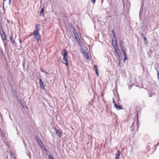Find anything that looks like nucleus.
Returning a JSON list of instances; mask_svg holds the SVG:
<instances>
[{"label":"nucleus","instance_id":"28","mask_svg":"<svg viewBox=\"0 0 159 159\" xmlns=\"http://www.w3.org/2000/svg\"><path fill=\"white\" fill-rule=\"evenodd\" d=\"M157 76H158V78H159V71L158 70H157Z\"/></svg>","mask_w":159,"mask_h":159},{"label":"nucleus","instance_id":"6","mask_svg":"<svg viewBox=\"0 0 159 159\" xmlns=\"http://www.w3.org/2000/svg\"><path fill=\"white\" fill-rule=\"evenodd\" d=\"M74 36H75V38L76 40H80L79 37L78 36V33H77L75 29V28H74Z\"/></svg>","mask_w":159,"mask_h":159},{"label":"nucleus","instance_id":"19","mask_svg":"<svg viewBox=\"0 0 159 159\" xmlns=\"http://www.w3.org/2000/svg\"><path fill=\"white\" fill-rule=\"evenodd\" d=\"M84 56L87 58H89V55L86 52L85 53L83 54Z\"/></svg>","mask_w":159,"mask_h":159},{"label":"nucleus","instance_id":"34","mask_svg":"<svg viewBox=\"0 0 159 159\" xmlns=\"http://www.w3.org/2000/svg\"><path fill=\"white\" fill-rule=\"evenodd\" d=\"M20 43H21V40H20Z\"/></svg>","mask_w":159,"mask_h":159},{"label":"nucleus","instance_id":"29","mask_svg":"<svg viewBox=\"0 0 159 159\" xmlns=\"http://www.w3.org/2000/svg\"><path fill=\"white\" fill-rule=\"evenodd\" d=\"M20 102L21 103V104L22 106V107H23V108H24V105L20 101Z\"/></svg>","mask_w":159,"mask_h":159},{"label":"nucleus","instance_id":"1","mask_svg":"<svg viewBox=\"0 0 159 159\" xmlns=\"http://www.w3.org/2000/svg\"><path fill=\"white\" fill-rule=\"evenodd\" d=\"M63 56V57L62 59V62L65 64L66 66H68V61L67 60V51L66 49H64L61 52Z\"/></svg>","mask_w":159,"mask_h":159},{"label":"nucleus","instance_id":"11","mask_svg":"<svg viewBox=\"0 0 159 159\" xmlns=\"http://www.w3.org/2000/svg\"><path fill=\"white\" fill-rule=\"evenodd\" d=\"M115 108L117 110H120L122 109V107L120 106H118L117 105V104L115 106Z\"/></svg>","mask_w":159,"mask_h":159},{"label":"nucleus","instance_id":"2","mask_svg":"<svg viewBox=\"0 0 159 159\" xmlns=\"http://www.w3.org/2000/svg\"><path fill=\"white\" fill-rule=\"evenodd\" d=\"M35 26V29L34 30V34L36 39H37V41L38 42L40 38V36L39 34V25L38 24H36Z\"/></svg>","mask_w":159,"mask_h":159},{"label":"nucleus","instance_id":"8","mask_svg":"<svg viewBox=\"0 0 159 159\" xmlns=\"http://www.w3.org/2000/svg\"><path fill=\"white\" fill-rule=\"evenodd\" d=\"M10 39L11 43H14L15 42V40L13 36V34L11 33L10 37Z\"/></svg>","mask_w":159,"mask_h":159},{"label":"nucleus","instance_id":"27","mask_svg":"<svg viewBox=\"0 0 159 159\" xmlns=\"http://www.w3.org/2000/svg\"><path fill=\"white\" fill-rule=\"evenodd\" d=\"M39 83H40V84L43 83V82L42 80L41 79H39Z\"/></svg>","mask_w":159,"mask_h":159},{"label":"nucleus","instance_id":"9","mask_svg":"<svg viewBox=\"0 0 159 159\" xmlns=\"http://www.w3.org/2000/svg\"><path fill=\"white\" fill-rule=\"evenodd\" d=\"M112 45L114 48H117L116 40L114 41V40L112 41Z\"/></svg>","mask_w":159,"mask_h":159},{"label":"nucleus","instance_id":"31","mask_svg":"<svg viewBox=\"0 0 159 159\" xmlns=\"http://www.w3.org/2000/svg\"><path fill=\"white\" fill-rule=\"evenodd\" d=\"M113 103L114 104V106H115L116 105V104L115 102H113Z\"/></svg>","mask_w":159,"mask_h":159},{"label":"nucleus","instance_id":"30","mask_svg":"<svg viewBox=\"0 0 159 159\" xmlns=\"http://www.w3.org/2000/svg\"><path fill=\"white\" fill-rule=\"evenodd\" d=\"M96 74L98 76H99V75H98V71H97V72H96Z\"/></svg>","mask_w":159,"mask_h":159},{"label":"nucleus","instance_id":"5","mask_svg":"<svg viewBox=\"0 0 159 159\" xmlns=\"http://www.w3.org/2000/svg\"><path fill=\"white\" fill-rule=\"evenodd\" d=\"M11 3V0H4L3 2V7H4V5H10Z\"/></svg>","mask_w":159,"mask_h":159},{"label":"nucleus","instance_id":"25","mask_svg":"<svg viewBox=\"0 0 159 159\" xmlns=\"http://www.w3.org/2000/svg\"><path fill=\"white\" fill-rule=\"evenodd\" d=\"M10 153L11 154V156H13V157H14V159H16V158L13 155V154L12 153V152H10Z\"/></svg>","mask_w":159,"mask_h":159},{"label":"nucleus","instance_id":"18","mask_svg":"<svg viewBox=\"0 0 159 159\" xmlns=\"http://www.w3.org/2000/svg\"><path fill=\"white\" fill-rule=\"evenodd\" d=\"M94 69L95 70V72L98 71V67L97 65H95L94 66Z\"/></svg>","mask_w":159,"mask_h":159},{"label":"nucleus","instance_id":"3","mask_svg":"<svg viewBox=\"0 0 159 159\" xmlns=\"http://www.w3.org/2000/svg\"><path fill=\"white\" fill-rule=\"evenodd\" d=\"M0 34L2 40L3 41V43H4V40H6L7 38L5 33L3 30L2 29V28L1 30H0Z\"/></svg>","mask_w":159,"mask_h":159},{"label":"nucleus","instance_id":"10","mask_svg":"<svg viewBox=\"0 0 159 159\" xmlns=\"http://www.w3.org/2000/svg\"><path fill=\"white\" fill-rule=\"evenodd\" d=\"M120 152L119 151H118L116 154L115 159H119L120 158Z\"/></svg>","mask_w":159,"mask_h":159},{"label":"nucleus","instance_id":"35","mask_svg":"<svg viewBox=\"0 0 159 159\" xmlns=\"http://www.w3.org/2000/svg\"><path fill=\"white\" fill-rule=\"evenodd\" d=\"M42 71L43 72H45V71H43V70H42Z\"/></svg>","mask_w":159,"mask_h":159},{"label":"nucleus","instance_id":"33","mask_svg":"<svg viewBox=\"0 0 159 159\" xmlns=\"http://www.w3.org/2000/svg\"><path fill=\"white\" fill-rule=\"evenodd\" d=\"M159 142L158 143H157V144H156V145H157V146H158V145H159Z\"/></svg>","mask_w":159,"mask_h":159},{"label":"nucleus","instance_id":"21","mask_svg":"<svg viewBox=\"0 0 159 159\" xmlns=\"http://www.w3.org/2000/svg\"><path fill=\"white\" fill-rule=\"evenodd\" d=\"M81 52L83 54L85 53L86 52L85 51V50H84L83 48H81Z\"/></svg>","mask_w":159,"mask_h":159},{"label":"nucleus","instance_id":"12","mask_svg":"<svg viewBox=\"0 0 159 159\" xmlns=\"http://www.w3.org/2000/svg\"><path fill=\"white\" fill-rule=\"evenodd\" d=\"M115 52L116 53V56H118L119 57H120V55L119 53H118V51L117 50V48H115Z\"/></svg>","mask_w":159,"mask_h":159},{"label":"nucleus","instance_id":"20","mask_svg":"<svg viewBox=\"0 0 159 159\" xmlns=\"http://www.w3.org/2000/svg\"><path fill=\"white\" fill-rule=\"evenodd\" d=\"M40 86L42 89H44V87L43 83L40 84Z\"/></svg>","mask_w":159,"mask_h":159},{"label":"nucleus","instance_id":"14","mask_svg":"<svg viewBox=\"0 0 159 159\" xmlns=\"http://www.w3.org/2000/svg\"><path fill=\"white\" fill-rule=\"evenodd\" d=\"M78 43H79V45L81 47H82L83 46L82 43V42L80 40H76Z\"/></svg>","mask_w":159,"mask_h":159},{"label":"nucleus","instance_id":"4","mask_svg":"<svg viewBox=\"0 0 159 159\" xmlns=\"http://www.w3.org/2000/svg\"><path fill=\"white\" fill-rule=\"evenodd\" d=\"M36 140L39 145L42 148H43L44 147V145L42 143V141L40 139H39L38 137H36Z\"/></svg>","mask_w":159,"mask_h":159},{"label":"nucleus","instance_id":"23","mask_svg":"<svg viewBox=\"0 0 159 159\" xmlns=\"http://www.w3.org/2000/svg\"><path fill=\"white\" fill-rule=\"evenodd\" d=\"M111 32H112V33L113 35L114 36H115V33L114 30H112L111 31Z\"/></svg>","mask_w":159,"mask_h":159},{"label":"nucleus","instance_id":"7","mask_svg":"<svg viewBox=\"0 0 159 159\" xmlns=\"http://www.w3.org/2000/svg\"><path fill=\"white\" fill-rule=\"evenodd\" d=\"M54 129H55V133L58 137H60L61 136V132L59 131L57 129L55 128H54Z\"/></svg>","mask_w":159,"mask_h":159},{"label":"nucleus","instance_id":"13","mask_svg":"<svg viewBox=\"0 0 159 159\" xmlns=\"http://www.w3.org/2000/svg\"><path fill=\"white\" fill-rule=\"evenodd\" d=\"M40 15L42 16H44V10L43 8L41 10Z\"/></svg>","mask_w":159,"mask_h":159},{"label":"nucleus","instance_id":"37","mask_svg":"<svg viewBox=\"0 0 159 159\" xmlns=\"http://www.w3.org/2000/svg\"><path fill=\"white\" fill-rule=\"evenodd\" d=\"M134 124V122L133 123L132 127L133 126V125Z\"/></svg>","mask_w":159,"mask_h":159},{"label":"nucleus","instance_id":"16","mask_svg":"<svg viewBox=\"0 0 159 159\" xmlns=\"http://www.w3.org/2000/svg\"><path fill=\"white\" fill-rule=\"evenodd\" d=\"M120 48H121V49L122 51L123 52L124 54H125V53H125V49L124 48V46H121Z\"/></svg>","mask_w":159,"mask_h":159},{"label":"nucleus","instance_id":"36","mask_svg":"<svg viewBox=\"0 0 159 159\" xmlns=\"http://www.w3.org/2000/svg\"><path fill=\"white\" fill-rule=\"evenodd\" d=\"M45 72L46 74H48V73H47V72Z\"/></svg>","mask_w":159,"mask_h":159},{"label":"nucleus","instance_id":"26","mask_svg":"<svg viewBox=\"0 0 159 159\" xmlns=\"http://www.w3.org/2000/svg\"><path fill=\"white\" fill-rule=\"evenodd\" d=\"M90 1L92 2L93 3H95V0H90Z\"/></svg>","mask_w":159,"mask_h":159},{"label":"nucleus","instance_id":"17","mask_svg":"<svg viewBox=\"0 0 159 159\" xmlns=\"http://www.w3.org/2000/svg\"><path fill=\"white\" fill-rule=\"evenodd\" d=\"M48 157L49 158V159H54L53 156L51 154H49L48 155Z\"/></svg>","mask_w":159,"mask_h":159},{"label":"nucleus","instance_id":"32","mask_svg":"<svg viewBox=\"0 0 159 159\" xmlns=\"http://www.w3.org/2000/svg\"><path fill=\"white\" fill-rule=\"evenodd\" d=\"M112 100H113V102H115V100H114V98H112Z\"/></svg>","mask_w":159,"mask_h":159},{"label":"nucleus","instance_id":"15","mask_svg":"<svg viewBox=\"0 0 159 159\" xmlns=\"http://www.w3.org/2000/svg\"><path fill=\"white\" fill-rule=\"evenodd\" d=\"M141 36L143 38L144 40V41H147V39L146 38V37L144 36V34L143 33L141 34Z\"/></svg>","mask_w":159,"mask_h":159},{"label":"nucleus","instance_id":"22","mask_svg":"<svg viewBox=\"0 0 159 159\" xmlns=\"http://www.w3.org/2000/svg\"><path fill=\"white\" fill-rule=\"evenodd\" d=\"M119 43H120V47L123 46V43H122V41H121V40L120 41Z\"/></svg>","mask_w":159,"mask_h":159},{"label":"nucleus","instance_id":"24","mask_svg":"<svg viewBox=\"0 0 159 159\" xmlns=\"http://www.w3.org/2000/svg\"><path fill=\"white\" fill-rule=\"evenodd\" d=\"M124 56H125V57L124 58V60L125 61L127 59V58L126 57V53H125V54H124Z\"/></svg>","mask_w":159,"mask_h":159}]
</instances>
